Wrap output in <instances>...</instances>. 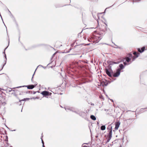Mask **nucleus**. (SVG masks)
Listing matches in <instances>:
<instances>
[{
  "mask_svg": "<svg viewBox=\"0 0 147 147\" xmlns=\"http://www.w3.org/2000/svg\"><path fill=\"white\" fill-rule=\"evenodd\" d=\"M112 126H111V125H109L107 127V129L108 130L109 132L107 138V141L106 143L109 142L112 137Z\"/></svg>",
  "mask_w": 147,
  "mask_h": 147,
  "instance_id": "obj_1",
  "label": "nucleus"
},
{
  "mask_svg": "<svg viewBox=\"0 0 147 147\" xmlns=\"http://www.w3.org/2000/svg\"><path fill=\"white\" fill-rule=\"evenodd\" d=\"M74 113L78 114L80 116L85 119L86 118L87 114L84 112L81 111L78 109H76V111H74Z\"/></svg>",
  "mask_w": 147,
  "mask_h": 147,
  "instance_id": "obj_2",
  "label": "nucleus"
},
{
  "mask_svg": "<svg viewBox=\"0 0 147 147\" xmlns=\"http://www.w3.org/2000/svg\"><path fill=\"white\" fill-rule=\"evenodd\" d=\"M36 85H30L28 86H20L18 87H17L15 88H21V87H27L28 89H32L34 87H35Z\"/></svg>",
  "mask_w": 147,
  "mask_h": 147,
  "instance_id": "obj_3",
  "label": "nucleus"
},
{
  "mask_svg": "<svg viewBox=\"0 0 147 147\" xmlns=\"http://www.w3.org/2000/svg\"><path fill=\"white\" fill-rule=\"evenodd\" d=\"M96 37H90V39L91 40V41H90L88 38V40L94 43H98L99 42V40L101 39V38L99 39L98 38V39H96Z\"/></svg>",
  "mask_w": 147,
  "mask_h": 147,
  "instance_id": "obj_4",
  "label": "nucleus"
},
{
  "mask_svg": "<svg viewBox=\"0 0 147 147\" xmlns=\"http://www.w3.org/2000/svg\"><path fill=\"white\" fill-rule=\"evenodd\" d=\"M120 69H117V70L116 73H114L113 74V76L114 77H117L120 74Z\"/></svg>",
  "mask_w": 147,
  "mask_h": 147,
  "instance_id": "obj_5",
  "label": "nucleus"
},
{
  "mask_svg": "<svg viewBox=\"0 0 147 147\" xmlns=\"http://www.w3.org/2000/svg\"><path fill=\"white\" fill-rule=\"evenodd\" d=\"M105 72L107 74V75L110 77H112L113 76V71H109V70L107 69H105Z\"/></svg>",
  "mask_w": 147,
  "mask_h": 147,
  "instance_id": "obj_6",
  "label": "nucleus"
},
{
  "mask_svg": "<svg viewBox=\"0 0 147 147\" xmlns=\"http://www.w3.org/2000/svg\"><path fill=\"white\" fill-rule=\"evenodd\" d=\"M65 109L67 111H70L74 112L75 111H76V109L74 108L70 107H67L65 108Z\"/></svg>",
  "mask_w": 147,
  "mask_h": 147,
  "instance_id": "obj_7",
  "label": "nucleus"
},
{
  "mask_svg": "<svg viewBox=\"0 0 147 147\" xmlns=\"http://www.w3.org/2000/svg\"><path fill=\"white\" fill-rule=\"evenodd\" d=\"M7 47H6V48L5 49V50H4V52H3V53H4V56H5V63L3 65V67H2V69H1V70H0V71L1 70L3 69V67L4 66H5V64H6V63L7 58H6V54H5V50L7 49Z\"/></svg>",
  "mask_w": 147,
  "mask_h": 147,
  "instance_id": "obj_8",
  "label": "nucleus"
},
{
  "mask_svg": "<svg viewBox=\"0 0 147 147\" xmlns=\"http://www.w3.org/2000/svg\"><path fill=\"white\" fill-rule=\"evenodd\" d=\"M41 94L43 96H46L49 95V92L46 91H42Z\"/></svg>",
  "mask_w": 147,
  "mask_h": 147,
  "instance_id": "obj_9",
  "label": "nucleus"
},
{
  "mask_svg": "<svg viewBox=\"0 0 147 147\" xmlns=\"http://www.w3.org/2000/svg\"><path fill=\"white\" fill-rule=\"evenodd\" d=\"M120 124V123L119 121L116 122L115 124V130H117L118 129Z\"/></svg>",
  "mask_w": 147,
  "mask_h": 147,
  "instance_id": "obj_10",
  "label": "nucleus"
},
{
  "mask_svg": "<svg viewBox=\"0 0 147 147\" xmlns=\"http://www.w3.org/2000/svg\"><path fill=\"white\" fill-rule=\"evenodd\" d=\"M145 49V47H142L141 48V49H140V48H138V51L139 52H140V53H142L144 51Z\"/></svg>",
  "mask_w": 147,
  "mask_h": 147,
  "instance_id": "obj_11",
  "label": "nucleus"
},
{
  "mask_svg": "<svg viewBox=\"0 0 147 147\" xmlns=\"http://www.w3.org/2000/svg\"><path fill=\"white\" fill-rule=\"evenodd\" d=\"M32 92L31 91L23 92L20 94V95H22L25 94H32Z\"/></svg>",
  "mask_w": 147,
  "mask_h": 147,
  "instance_id": "obj_12",
  "label": "nucleus"
},
{
  "mask_svg": "<svg viewBox=\"0 0 147 147\" xmlns=\"http://www.w3.org/2000/svg\"><path fill=\"white\" fill-rule=\"evenodd\" d=\"M119 67H120V68H118V69H120V71L123 69V68H124V66L123 65V64H120L119 65Z\"/></svg>",
  "mask_w": 147,
  "mask_h": 147,
  "instance_id": "obj_13",
  "label": "nucleus"
},
{
  "mask_svg": "<svg viewBox=\"0 0 147 147\" xmlns=\"http://www.w3.org/2000/svg\"><path fill=\"white\" fill-rule=\"evenodd\" d=\"M90 118L93 120H95L96 119L95 117L93 115H91L90 116Z\"/></svg>",
  "mask_w": 147,
  "mask_h": 147,
  "instance_id": "obj_14",
  "label": "nucleus"
},
{
  "mask_svg": "<svg viewBox=\"0 0 147 147\" xmlns=\"http://www.w3.org/2000/svg\"><path fill=\"white\" fill-rule=\"evenodd\" d=\"M104 24L105 25V26H104V27L102 26V30H105L106 29H107V25L105 23H104Z\"/></svg>",
  "mask_w": 147,
  "mask_h": 147,
  "instance_id": "obj_15",
  "label": "nucleus"
},
{
  "mask_svg": "<svg viewBox=\"0 0 147 147\" xmlns=\"http://www.w3.org/2000/svg\"><path fill=\"white\" fill-rule=\"evenodd\" d=\"M4 94H3V93H2L1 94V96H0V97H1L2 96V97L3 99L4 100L5 99V97L4 96Z\"/></svg>",
  "mask_w": 147,
  "mask_h": 147,
  "instance_id": "obj_16",
  "label": "nucleus"
},
{
  "mask_svg": "<svg viewBox=\"0 0 147 147\" xmlns=\"http://www.w3.org/2000/svg\"><path fill=\"white\" fill-rule=\"evenodd\" d=\"M126 61H127L128 63L129 62L131 59L129 58V57H126Z\"/></svg>",
  "mask_w": 147,
  "mask_h": 147,
  "instance_id": "obj_17",
  "label": "nucleus"
},
{
  "mask_svg": "<svg viewBox=\"0 0 147 147\" xmlns=\"http://www.w3.org/2000/svg\"><path fill=\"white\" fill-rule=\"evenodd\" d=\"M133 54L136 57H138V55L139 53H137L136 52H134L133 53Z\"/></svg>",
  "mask_w": 147,
  "mask_h": 147,
  "instance_id": "obj_18",
  "label": "nucleus"
},
{
  "mask_svg": "<svg viewBox=\"0 0 147 147\" xmlns=\"http://www.w3.org/2000/svg\"><path fill=\"white\" fill-rule=\"evenodd\" d=\"M106 127L105 125H102L100 129L102 130H104L105 129Z\"/></svg>",
  "mask_w": 147,
  "mask_h": 147,
  "instance_id": "obj_19",
  "label": "nucleus"
},
{
  "mask_svg": "<svg viewBox=\"0 0 147 147\" xmlns=\"http://www.w3.org/2000/svg\"><path fill=\"white\" fill-rule=\"evenodd\" d=\"M128 57H129V58H131L133 57V55L132 54L129 53L128 55Z\"/></svg>",
  "mask_w": 147,
  "mask_h": 147,
  "instance_id": "obj_20",
  "label": "nucleus"
},
{
  "mask_svg": "<svg viewBox=\"0 0 147 147\" xmlns=\"http://www.w3.org/2000/svg\"><path fill=\"white\" fill-rule=\"evenodd\" d=\"M7 91L9 92H12V91H13V92H14V90H12L11 89V88H9V89H8L7 90Z\"/></svg>",
  "mask_w": 147,
  "mask_h": 147,
  "instance_id": "obj_21",
  "label": "nucleus"
},
{
  "mask_svg": "<svg viewBox=\"0 0 147 147\" xmlns=\"http://www.w3.org/2000/svg\"><path fill=\"white\" fill-rule=\"evenodd\" d=\"M30 99V98H24L23 99H22V100H20V101H26V100H29Z\"/></svg>",
  "mask_w": 147,
  "mask_h": 147,
  "instance_id": "obj_22",
  "label": "nucleus"
},
{
  "mask_svg": "<svg viewBox=\"0 0 147 147\" xmlns=\"http://www.w3.org/2000/svg\"><path fill=\"white\" fill-rule=\"evenodd\" d=\"M132 60V61H133L135 59L137 58L136 57V56H133Z\"/></svg>",
  "mask_w": 147,
  "mask_h": 147,
  "instance_id": "obj_23",
  "label": "nucleus"
},
{
  "mask_svg": "<svg viewBox=\"0 0 147 147\" xmlns=\"http://www.w3.org/2000/svg\"><path fill=\"white\" fill-rule=\"evenodd\" d=\"M118 63H119V62H118V61L116 62V61H113L112 62V64H117Z\"/></svg>",
  "mask_w": 147,
  "mask_h": 147,
  "instance_id": "obj_24",
  "label": "nucleus"
},
{
  "mask_svg": "<svg viewBox=\"0 0 147 147\" xmlns=\"http://www.w3.org/2000/svg\"><path fill=\"white\" fill-rule=\"evenodd\" d=\"M126 62H127V61H125V62H123V64H124L125 65H129V64H130V63H126Z\"/></svg>",
  "mask_w": 147,
  "mask_h": 147,
  "instance_id": "obj_25",
  "label": "nucleus"
},
{
  "mask_svg": "<svg viewBox=\"0 0 147 147\" xmlns=\"http://www.w3.org/2000/svg\"><path fill=\"white\" fill-rule=\"evenodd\" d=\"M1 103L2 105H5L6 104V102H1Z\"/></svg>",
  "mask_w": 147,
  "mask_h": 147,
  "instance_id": "obj_26",
  "label": "nucleus"
},
{
  "mask_svg": "<svg viewBox=\"0 0 147 147\" xmlns=\"http://www.w3.org/2000/svg\"><path fill=\"white\" fill-rule=\"evenodd\" d=\"M41 141H42V144H44V141H43V140H42V138H41Z\"/></svg>",
  "mask_w": 147,
  "mask_h": 147,
  "instance_id": "obj_27",
  "label": "nucleus"
},
{
  "mask_svg": "<svg viewBox=\"0 0 147 147\" xmlns=\"http://www.w3.org/2000/svg\"><path fill=\"white\" fill-rule=\"evenodd\" d=\"M71 49L70 48L69 49V51L66 52V53H68L69 52V51L71 50Z\"/></svg>",
  "mask_w": 147,
  "mask_h": 147,
  "instance_id": "obj_28",
  "label": "nucleus"
},
{
  "mask_svg": "<svg viewBox=\"0 0 147 147\" xmlns=\"http://www.w3.org/2000/svg\"><path fill=\"white\" fill-rule=\"evenodd\" d=\"M43 67V66H42V65H39L37 67Z\"/></svg>",
  "mask_w": 147,
  "mask_h": 147,
  "instance_id": "obj_29",
  "label": "nucleus"
},
{
  "mask_svg": "<svg viewBox=\"0 0 147 147\" xmlns=\"http://www.w3.org/2000/svg\"><path fill=\"white\" fill-rule=\"evenodd\" d=\"M108 84V83H105L104 84V85L105 86H107Z\"/></svg>",
  "mask_w": 147,
  "mask_h": 147,
  "instance_id": "obj_30",
  "label": "nucleus"
},
{
  "mask_svg": "<svg viewBox=\"0 0 147 147\" xmlns=\"http://www.w3.org/2000/svg\"><path fill=\"white\" fill-rule=\"evenodd\" d=\"M144 109H140V111H142V110Z\"/></svg>",
  "mask_w": 147,
  "mask_h": 147,
  "instance_id": "obj_31",
  "label": "nucleus"
},
{
  "mask_svg": "<svg viewBox=\"0 0 147 147\" xmlns=\"http://www.w3.org/2000/svg\"><path fill=\"white\" fill-rule=\"evenodd\" d=\"M36 93V92H33V94H35V93Z\"/></svg>",
  "mask_w": 147,
  "mask_h": 147,
  "instance_id": "obj_32",
  "label": "nucleus"
},
{
  "mask_svg": "<svg viewBox=\"0 0 147 147\" xmlns=\"http://www.w3.org/2000/svg\"><path fill=\"white\" fill-rule=\"evenodd\" d=\"M42 147H45L44 144H42Z\"/></svg>",
  "mask_w": 147,
  "mask_h": 147,
  "instance_id": "obj_33",
  "label": "nucleus"
},
{
  "mask_svg": "<svg viewBox=\"0 0 147 147\" xmlns=\"http://www.w3.org/2000/svg\"><path fill=\"white\" fill-rule=\"evenodd\" d=\"M33 98L34 99H35V98H37V97H36L35 98Z\"/></svg>",
  "mask_w": 147,
  "mask_h": 147,
  "instance_id": "obj_34",
  "label": "nucleus"
},
{
  "mask_svg": "<svg viewBox=\"0 0 147 147\" xmlns=\"http://www.w3.org/2000/svg\"><path fill=\"white\" fill-rule=\"evenodd\" d=\"M85 39H86V37H83Z\"/></svg>",
  "mask_w": 147,
  "mask_h": 147,
  "instance_id": "obj_35",
  "label": "nucleus"
},
{
  "mask_svg": "<svg viewBox=\"0 0 147 147\" xmlns=\"http://www.w3.org/2000/svg\"><path fill=\"white\" fill-rule=\"evenodd\" d=\"M82 84V83H80L79 84Z\"/></svg>",
  "mask_w": 147,
  "mask_h": 147,
  "instance_id": "obj_36",
  "label": "nucleus"
},
{
  "mask_svg": "<svg viewBox=\"0 0 147 147\" xmlns=\"http://www.w3.org/2000/svg\"><path fill=\"white\" fill-rule=\"evenodd\" d=\"M34 75V74H33V77H32V78H33V76Z\"/></svg>",
  "mask_w": 147,
  "mask_h": 147,
  "instance_id": "obj_37",
  "label": "nucleus"
},
{
  "mask_svg": "<svg viewBox=\"0 0 147 147\" xmlns=\"http://www.w3.org/2000/svg\"><path fill=\"white\" fill-rule=\"evenodd\" d=\"M105 111H107V110L108 111V110H107V109H105Z\"/></svg>",
  "mask_w": 147,
  "mask_h": 147,
  "instance_id": "obj_38",
  "label": "nucleus"
},
{
  "mask_svg": "<svg viewBox=\"0 0 147 147\" xmlns=\"http://www.w3.org/2000/svg\"><path fill=\"white\" fill-rule=\"evenodd\" d=\"M16 131V130L15 129H14L13 130H12V131Z\"/></svg>",
  "mask_w": 147,
  "mask_h": 147,
  "instance_id": "obj_39",
  "label": "nucleus"
},
{
  "mask_svg": "<svg viewBox=\"0 0 147 147\" xmlns=\"http://www.w3.org/2000/svg\"><path fill=\"white\" fill-rule=\"evenodd\" d=\"M87 147V146H84V147Z\"/></svg>",
  "mask_w": 147,
  "mask_h": 147,
  "instance_id": "obj_40",
  "label": "nucleus"
},
{
  "mask_svg": "<svg viewBox=\"0 0 147 147\" xmlns=\"http://www.w3.org/2000/svg\"><path fill=\"white\" fill-rule=\"evenodd\" d=\"M42 136H41V138H42V137H43V136H42Z\"/></svg>",
  "mask_w": 147,
  "mask_h": 147,
  "instance_id": "obj_41",
  "label": "nucleus"
},
{
  "mask_svg": "<svg viewBox=\"0 0 147 147\" xmlns=\"http://www.w3.org/2000/svg\"><path fill=\"white\" fill-rule=\"evenodd\" d=\"M43 67L44 68H46V67Z\"/></svg>",
  "mask_w": 147,
  "mask_h": 147,
  "instance_id": "obj_42",
  "label": "nucleus"
},
{
  "mask_svg": "<svg viewBox=\"0 0 147 147\" xmlns=\"http://www.w3.org/2000/svg\"><path fill=\"white\" fill-rule=\"evenodd\" d=\"M8 43H9V41H8Z\"/></svg>",
  "mask_w": 147,
  "mask_h": 147,
  "instance_id": "obj_43",
  "label": "nucleus"
},
{
  "mask_svg": "<svg viewBox=\"0 0 147 147\" xmlns=\"http://www.w3.org/2000/svg\"><path fill=\"white\" fill-rule=\"evenodd\" d=\"M147 109V107H146V108H144V109Z\"/></svg>",
  "mask_w": 147,
  "mask_h": 147,
  "instance_id": "obj_44",
  "label": "nucleus"
},
{
  "mask_svg": "<svg viewBox=\"0 0 147 147\" xmlns=\"http://www.w3.org/2000/svg\"><path fill=\"white\" fill-rule=\"evenodd\" d=\"M91 105H94V104H91Z\"/></svg>",
  "mask_w": 147,
  "mask_h": 147,
  "instance_id": "obj_45",
  "label": "nucleus"
},
{
  "mask_svg": "<svg viewBox=\"0 0 147 147\" xmlns=\"http://www.w3.org/2000/svg\"><path fill=\"white\" fill-rule=\"evenodd\" d=\"M91 105H94V104H91Z\"/></svg>",
  "mask_w": 147,
  "mask_h": 147,
  "instance_id": "obj_46",
  "label": "nucleus"
},
{
  "mask_svg": "<svg viewBox=\"0 0 147 147\" xmlns=\"http://www.w3.org/2000/svg\"><path fill=\"white\" fill-rule=\"evenodd\" d=\"M91 105H94V104H91Z\"/></svg>",
  "mask_w": 147,
  "mask_h": 147,
  "instance_id": "obj_47",
  "label": "nucleus"
},
{
  "mask_svg": "<svg viewBox=\"0 0 147 147\" xmlns=\"http://www.w3.org/2000/svg\"><path fill=\"white\" fill-rule=\"evenodd\" d=\"M119 147H122V146H120Z\"/></svg>",
  "mask_w": 147,
  "mask_h": 147,
  "instance_id": "obj_48",
  "label": "nucleus"
},
{
  "mask_svg": "<svg viewBox=\"0 0 147 147\" xmlns=\"http://www.w3.org/2000/svg\"><path fill=\"white\" fill-rule=\"evenodd\" d=\"M71 55H74V54H72Z\"/></svg>",
  "mask_w": 147,
  "mask_h": 147,
  "instance_id": "obj_49",
  "label": "nucleus"
},
{
  "mask_svg": "<svg viewBox=\"0 0 147 147\" xmlns=\"http://www.w3.org/2000/svg\"><path fill=\"white\" fill-rule=\"evenodd\" d=\"M10 147H12L11 146Z\"/></svg>",
  "mask_w": 147,
  "mask_h": 147,
  "instance_id": "obj_50",
  "label": "nucleus"
}]
</instances>
